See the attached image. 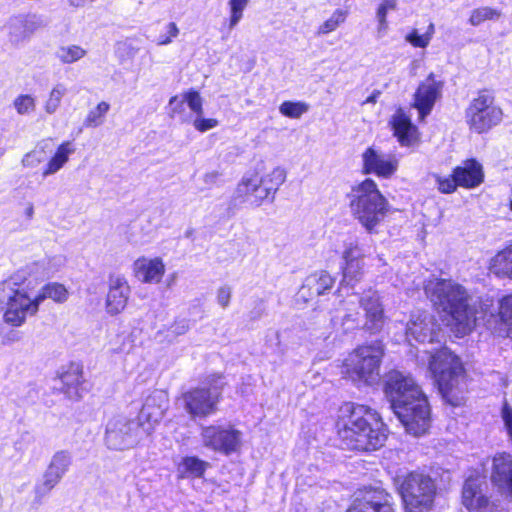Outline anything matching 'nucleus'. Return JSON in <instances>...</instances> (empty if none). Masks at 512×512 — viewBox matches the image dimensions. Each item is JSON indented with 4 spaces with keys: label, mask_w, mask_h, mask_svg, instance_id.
Returning a JSON list of instances; mask_svg holds the SVG:
<instances>
[{
    "label": "nucleus",
    "mask_w": 512,
    "mask_h": 512,
    "mask_svg": "<svg viewBox=\"0 0 512 512\" xmlns=\"http://www.w3.org/2000/svg\"><path fill=\"white\" fill-rule=\"evenodd\" d=\"M368 409L367 406L353 403H347L341 407L337 432L343 448L362 451V448L371 443L361 434L363 427L368 425L366 418Z\"/></svg>",
    "instance_id": "423d86ee"
},
{
    "label": "nucleus",
    "mask_w": 512,
    "mask_h": 512,
    "mask_svg": "<svg viewBox=\"0 0 512 512\" xmlns=\"http://www.w3.org/2000/svg\"><path fill=\"white\" fill-rule=\"evenodd\" d=\"M220 174L217 171L208 172L203 176V181L206 185L212 186L216 184Z\"/></svg>",
    "instance_id": "680f3d73"
},
{
    "label": "nucleus",
    "mask_w": 512,
    "mask_h": 512,
    "mask_svg": "<svg viewBox=\"0 0 512 512\" xmlns=\"http://www.w3.org/2000/svg\"><path fill=\"white\" fill-rule=\"evenodd\" d=\"M363 170L366 174H376L382 178H390L398 169V159L392 154L369 147L362 155Z\"/></svg>",
    "instance_id": "6ab92c4d"
},
{
    "label": "nucleus",
    "mask_w": 512,
    "mask_h": 512,
    "mask_svg": "<svg viewBox=\"0 0 512 512\" xmlns=\"http://www.w3.org/2000/svg\"><path fill=\"white\" fill-rule=\"evenodd\" d=\"M394 135L398 138V141L402 146H409L412 144L414 137L413 132L415 130L408 116H406L401 110H399L392 118L391 121Z\"/></svg>",
    "instance_id": "2f4dec72"
},
{
    "label": "nucleus",
    "mask_w": 512,
    "mask_h": 512,
    "mask_svg": "<svg viewBox=\"0 0 512 512\" xmlns=\"http://www.w3.org/2000/svg\"><path fill=\"white\" fill-rule=\"evenodd\" d=\"M209 463L196 456H187L178 465V473L182 478H200L204 475Z\"/></svg>",
    "instance_id": "f704fd0d"
},
{
    "label": "nucleus",
    "mask_w": 512,
    "mask_h": 512,
    "mask_svg": "<svg viewBox=\"0 0 512 512\" xmlns=\"http://www.w3.org/2000/svg\"><path fill=\"white\" fill-rule=\"evenodd\" d=\"M491 481L512 501V456L510 454L499 453L494 456Z\"/></svg>",
    "instance_id": "bb28decb"
},
{
    "label": "nucleus",
    "mask_w": 512,
    "mask_h": 512,
    "mask_svg": "<svg viewBox=\"0 0 512 512\" xmlns=\"http://www.w3.org/2000/svg\"><path fill=\"white\" fill-rule=\"evenodd\" d=\"M501 12L491 7H480L471 12L469 22L473 26H478L486 20L498 19Z\"/></svg>",
    "instance_id": "c03bdc74"
},
{
    "label": "nucleus",
    "mask_w": 512,
    "mask_h": 512,
    "mask_svg": "<svg viewBox=\"0 0 512 512\" xmlns=\"http://www.w3.org/2000/svg\"><path fill=\"white\" fill-rule=\"evenodd\" d=\"M12 281H3L0 283V311L6 306L7 299L12 292Z\"/></svg>",
    "instance_id": "13d9d810"
},
{
    "label": "nucleus",
    "mask_w": 512,
    "mask_h": 512,
    "mask_svg": "<svg viewBox=\"0 0 512 512\" xmlns=\"http://www.w3.org/2000/svg\"><path fill=\"white\" fill-rule=\"evenodd\" d=\"M66 259L63 255L47 256L41 261L43 274L50 276L58 272L65 264Z\"/></svg>",
    "instance_id": "49530a36"
},
{
    "label": "nucleus",
    "mask_w": 512,
    "mask_h": 512,
    "mask_svg": "<svg viewBox=\"0 0 512 512\" xmlns=\"http://www.w3.org/2000/svg\"><path fill=\"white\" fill-rule=\"evenodd\" d=\"M308 109L309 105L305 102L292 101H284L279 107V111L282 115L295 119L300 118Z\"/></svg>",
    "instance_id": "a18cd8bd"
},
{
    "label": "nucleus",
    "mask_w": 512,
    "mask_h": 512,
    "mask_svg": "<svg viewBox=\"0 0 512 512\" xmlns=\"http://www.w3.org/2000/svg\"><path fill=\"white\" fill-rule=\"evenodd\" d=\"M249 0H229L230 20L229 28L233 29L242 19L243 11L247 7Z\"/></svg>",
    "instance_id": "de8ad7c7"
},
{
    "label": "nucleus",
    "mask_w": 512,
    "mask_h": 512,
    "mask_svg": "<svg viewBox=\"0 0 512 512\" xmlns=\"http://www.w3.org/2000/svg\"><path fill=\"white\" fill-rule=\"evenodd\" d=\"M130 297V287L124 277H111L105 299V310L110 316L124 311Z\"/></svg>",
    "instance_id": "412c9836"
},
{
    "label": "nucleus",
    "mask_w": 512,
    "mask_h": 512,
    "mask_svg": "<svg viewBox=\"0 0 512 512\" xmlns=\"http://www.w3.org/2000/svg\"><path fill=\"white\" fill-rule=\"evenodd\" d=\"M491 269L495 274L512 278V247L498 252L492 258Z\"/></svg>",
    "instance_id": "e433bc0d"
},
{
    "label": "nucleus",
    "mask_w": 512,
    "mask_h": 512,
    "mask_svg": "<svg viewBox=\"0 0 512 512\" xmlns=\"http://www.w3.org/2000/svg\"><path fill=\"white\" fill-rule=\"evenodd\" d=\"M25 215L27 218L31 219L34 215V207L33 204L29 203L25 209Z\"/></svg>",
    "instance_id": "338daca9"
},
{
    "label": "nucleus",
    "mask_w": 512,
    "mask_h": 512,
    "mask_svg": "<svg viewBox=\"0 0 512 512\" xmlns=\"http://www.w3.org/2000/svg\"><path fill=\"white\" fill-rule=\"evenodd\" d=\"M110 110V104L106 101H101L97 106L91 109L84 119V126L88 128H95L101 126L105 121V116Z\"/></svg>",
    "instance_id": "58836bf2"
},
{
    "label": "nucleus",
    "mask_w": 512,
    "mask_h": 512,
    "mask_svg": "<svg viewBox=\"0 0 512 512\" xmlns=\"http://www.w3.org/2000/svg\"><path fill=\"white\" fill-rule=\"evenodd\" d=\"M166 407V400L162 393L154 394L146 399L138 416V425L147 435L151 434L154 425L163 418Z\"/></svg>",
    "instance_id": "393cba45"
},
{
    "label": "nucleus",
    "mask_w": 512,
    "mask_h": 512,
    "mask_svg": "<svg viewBox=\"0 0 512 512\" xmlns=\"http://www.w3.org/2000/svg\"><path fill=\"white\" fill-rule=\"evenodd\" d=\"M347 512H395V509L390 494L381 488H370L354 501Z\"/></svg>",
    "instance_id": "aec40b11"
},
{
    "label": "nucleus",
    "mask_w": 512,
    "mask_h": 512,
    "mask_svg": "<svg viewBox=\"0 0 512 512\" xmlns=\"http://www.w3.org/2000/svg\"><path fill=\"white\" fill-rule=\"evenodd\" d=\"M499 314L506 324L512 326V295L505 297L501 301Z\"/></svg>",
    "instance_id": "6e6d98bb"
},
{
    "label": "nucleus",
    "mask_w": 512,
    "mask_h": 512,
    "mask_svg": "<svg viewBox=\"0 0 512 512\" xmlns=\"http://www.w3.org/2000/svg\"><path fill=\"white\" fill-rule=\"evenodd\" d=\"M424 289L448 326L463 335L473 329L476 301L463 285L451 279L431 278L426 281Z\"/></svg>",
    "instance_id": "f03ea898"
},
{
    "label": "nucleus",
    "mask_w": 512,
    "mask_h": 512,
    "mask_svg": "<svg viewBox=\"0 0 512 512\" xmlns=\"http://www.w3.org/2000/svg\"><path fill=\"white\" fill-rule=\"evenodd\" d=\"M45 19L37 14H19L9 18L5 27L12 42L18 43L30 38L46 26Z\"/></svg>",
    "instance_id": "a211bd4d"
},
{
    "label": "nucleus",
    "mask_w": 512,
    "mask_h": 512,
    "mask_svg": "<svg viewBox=\"0 0 512 512\" xmlns=\"http://www.w3.org/2000/svg\"><path fill=\"white\" fill-rule=\"evenodd\" d=\"M435 182L437 184V188L441 193H452L455 191L456 187L459 186L458 181H456L455 173L448 177H442L438 174L433 175Z\"/></svg>",
    "instance_id": "8fccbe9b"
},
{
    "label": "nucleus",
    "mask_w": 512,
    "mask_h": 512,
    "mask_svg": "<svg viewBox=\"0 0 512 512\" xmlns=\"http://www.w3.org/2000/svg\"><path fill=\"white\" fill-rule=\"evenodd\" d=\"M443 86V81L437 80L433 73L418 86L413 105L422 119L431 113L435 103L441 98Z\"/></svg>",
    "instance_id": "dca6fc26"
},
{
    "label": "nucleus",
    "mask_w": 512,
    "mask_h": 512,
    "mask_svg": "<svg viewBox=\"0 0 512 512\" xmlns=\"http://www.w3.org/2000/svg\"><path fill=\"white\" fill-rule=\"evenodd\" d=\"M396 6H397V2L396 0H383L378 9H377V19H378V22H379V27H378V31L379 32H385L387 27H388V23H387V20H386V16H387V12L389 10H395L396 9Z\"/></svg>",
    "instance_id": "09e8293b"
},
{
    "label": "nucleus",
    "mask_w": 512,
    "mask_h": 512,
    "mask_svg": "<svg viewBox=\"0 0 512 512\" xmlns=\"http://www.w3.org/2000/svg\"><path fill=\"white\" fill-rule=\"evenodd\" d=\"M462 505L468 512H499V500L488 495V485L483 477L467 478L462 488Z\"/></svg>",
    "instance_id": "9b49d317"
},
{
    "label": "nucleus",
    "mask_w": 512,
    "mask_h": 512,
    "mask_svg": "<svg viewBox=\"0 0 512 512\" xmlns=\"http://www.w3.org/2000/svg\"><path fill=\"white\" fill-rule=\"evenodd\" d=\"M347 16L348 11L343 9H336L332 15L319 26L317 33L319 35H327L335 31L346 21Z\"/></svg>",
    "instance_id": "a19ab883"
},
{
    "label": "nucleus",
    "mask_w": 512,
    "mask_h": 512,
    "mask_svg": "<svg viewBox=\"0 0 512 512\" xmlns=\"http://www.w3.org/2000/svg\"><path fill=\"white\" fill-rule=\"evenodd\" d=\"M188 107L197 115H203V100L199 92L189 90L182 95Z\"/></svg>",
    "instance_id": "3c124183"
},
{
    "label": "nucleus",
    "mask_w": 512,
    "mask_h": 512,
    "mask_svg": "<svg viewBox=\"0 0 512 512\" xmlns=\"http://www.w3.org/2000/svg\"><path fill=\"white\" fill-rule=\"evenodd\" d=\"M82 364L70 362L60 366L50 380V389L54 394H62L66 399L80 401L87 389Z\"/></svg>",
    "instance_id": "6e6552de"
},
{
    "label": "nucleus",
    "mask_w": 512,
    "mask_h": 512,
    "mask_svg": "<svg viewBox=\"0 0 512 512\" xmlns=\"http://www.w3.org/2000/svg\"><path fill=\"white\" fill-rule=\"evenodd\" d=\"M493 103L494 97L488 91H481L472 99L465 110V119L470 130L480 134L501 122L502 110Z\"/></svg>",
    "instance_id": "0eeeda50"
},
{
    "label": "nucleus",
    "mask_w": 512,
    "mask_h": 512,
    "mask_svg": "<svg viewBox=\"0 0 512 512\" xmlns=\"http://www.w3.org/2000/svg\"><path fill=\"white\" fill-rule=\"evenodd\" d=\"M502 418L509 437L512 440V407L505 405L502 409Z\"/></svg>",
    "instance_id": "bf43d9fd"
},
{
    "label": "nucleus",
    "mask_w": 512,
    "mask_h": 512,
    "mask_svg": "<svg viewBox=\"0 0 512 512\" xmlns=\"http://www.w3.org/2000/svg\"><path fill=\"white\" fill-rule=\"evenodd\" d=\"M134 276L145 284H158L165 274V264L160 257H140L133 263Z\"/></svg>",
    "instance_id": "a878e982"
},
{
    "label": "nucleus",
    "mask_w": 512,
    "mask_h": 512,
    "mask_svg": "<svg viewBox=\"0 0 512 512\" xmlns=\"http://www.w3.org/2000/svg\"><path fill=\"white\" fill-rule=\"evenodd\" d=\"M435 32L434 24L431 22L425 33L420 34L418 29L414 28L405 36V40L413 47L425 48L429 45Z\"/></svg>",
    "instance_id": "79ce46f5"
},
{
    "label": "nucleus",
    "mask_w": 512,
    "mask_h": 512,
    "mask_svg": "<svg viewBox=\"0 0 512 512\" xmlns=\"http://www.w3.org/2000/svg\"><path fill=\"white\" fill-rule=\"evenodd\" d=\"M167 31H168L169 37H171V39L177 37V35L179 33V29L174 22H170L168 24Z\"/></svg>",
    "instance_id": "e2e57ef3"
},
{
    "label": "nucleus",
    "mask_w": 512,
    "mask_h": 512,
    "mask_svg": "<svg viewBox=\"0 0 512 512\" xmlns=\"http://www.w3.org/2000/svg\"><path fill=\"white\" fill-rule=\"evenodd\" d=\"M350 208L354 218L366 231L372 233L386 217L389 203L377 184L372 179H366L353 188Z\"/></svg>",
    "instance_id": "20e7f679"
},
{
    "label": "nucleus",
    "mask_w": 512,
    "mask_h": 512,
    "mask_svg": "<svg viewBox=\"0 0 512 512\" xmlns=\"http://www.w3.org/2000/svg\"><path fill=\"white\" fill-rule=\"evenodd\" d=\"M189 330V320L177 318L172 323L164 325L156 334V340L160 343H172L180 335Z\"/></svg>",
    "instance_id": "72a5a7b5"
},
{
    "label": "nucleus",
    "mask_w": 512,
    "mask_h": 512,
    "mask_svg": "<svg viewBox=\"0 0 512 512\" xmlns=\"http://www.w3.org/2000/svg\"><path fill=\"white\" fill-rule=\"evenodd\" d=\"M200 437L204 447L225 455L236 452L241 446V432L231 426H202Z\"/></svg>",
    "instance_id": "ddd939ff"
},
{
    "label": "nucleus",
    "mask_w": 512,
    "mask_h": 512,
    "mask_svg": "<svg viewBox=\"0 0 512 512\" xmlns=\"http://www.w3.org/2000/svg\"><path fill=\"white\" fill-rule=\"evenodd\" d=\"M234 196L241 202L259 207L266 200L260 176L257 173L245 174L238 183Z\"/></svg>",
    "instance_id": "b1692460"
},
{
    "label": "nucleus",
    "mask_w": 512,
    "mask_h": 512,
    "mask_svg": "<svg viewBox=\"0 0 512 512\" xmlns=\"http://www.w3.org/2000/svg\"><path fill=\"white\" fill-rule=\"evenodd\" d=\"M194 128L199 132H206L218 126V120L214 118H203V115H197L193 121Z\"/></svg>",
    "instance_id": "5fc2aeb1"
},
{
    "label": "nucleus",
    "mask_w": 512,
    "mask_h": 512,
    "mask_svg": "<svg viewBox=\"0 0 512 512\" xmlns=\"http://www.w3.org/2000/svg\"><path fill=\"white\" fill-rule=\"evenodd\" d=\"M39 311V304L34 296H31L25 289L17 287L12 283V292L7 299L3 312V322L13 328L23 326L28 317L35 316Z\"/></svg>",
    "instance_id": "1a4fd4ad"
},
{
    "label": "nucleus",
    "mask_w": 512,
    "mask_h": 512,
    "mask_svg": "<svg viewBox=\"0 0 512 512\" xmlns=\"http://www.w3.org/2000/svg\"><path fill=\"white\" fill-rule=\"evenodd\" d=\"M69 292L63 284L52 282L44 285L40 291L35 294L39 306L46 299H52L57 303H64L67 301Z\"/></svg>",
    "instance_id": "c9c22d12"
},
{
    "label": "nucleus",
    "mask_w": 512,
    "mask_h": 512,
    "mask_svg": "<svg viewBox=\"0 0 512 512\" xmlns=\"http://www.w3.org/2000/svg\"><path fill=\"white\" fill-rule=\"evenodd\" d=\"M395 484L407 512H430L434 505L436 486L427 475L417 472L398 474Z\"/></svg>",
    "instance_id": "39448f33"
},
{
    "label": "nucleus",
    "mask_w": 512,
    "mask_h": 512,
    "mask_svg": "<svg viewBox=\"0 0 512 512\" xmlns=\"http://www.w3.org/2000/svg\"><path fill=\"white\" fill-rule=\"evenodd\" d=\"M335 283V279L326 271H317L304 280L297 292V301L307 303L315 297L325 294Z\"/></svg>",
    "instance_id": "4be33fe9"
},
{
    "label": "nucleus",
    "mask_w": 512,
    "mask_h": 512,
    "mask_svg": "<svg viewBox=\"0 0 512 512\" xmlns=\"http://www.w3.org/2000/svg\"><path fill=\"white\" fill-rule=\"evenodd\" d=\"M139 425L125 416H114L107 422L105 442L110 449L124 450L133 447L139 440Z\"/></svg>",
    "instance_id": "2eb2a0df"
},
{
    "label": "nucleus",
    "mask_w": 512,
    "mask_h": 512,
    "mask_svg": "<svg viewBox=\"0 0 512 512\" xmlns=\"http://www.w3.org/2000/svg\"><path fill=\"white\" fill-rule=\"evenodd\" d=\"M379 95H380V92H379V91H374V92L372 93V95H370V96L366 99L365 103H376L377 98H378V96H379Z\"/></svg>",
    "instance_id": "69168bd1"
},
{
    "label": "nucleus",
    "mask_w": 512,
    "mask_h": 512,
    "mask_svg": "<svg viewBox=\"0 0 512 512\" xmlns=\"http://www.w3.org/2000/svg\"><path fill=\"white\" fill-rule=\"evenodd\" d=\"M224 383L221 376H213L209 388H196L184 394L185 408L192 417H207L216 411Z\"/></svg>",
    "instance_id": "9d476101"
},
{
    "label": "nucleus",
    "mask_w": 512,
    "mask_h": 512,
    "mask_svg": "<svg viewBox=\"0 0 512 512\" xmlns=\"http://www.w3.org/2000/svg\"><path fill=\"white\" fill-rule=\"evenodd\" d=\"M436 322L430 313L426 311H416L412 313L410 321L406 327V338H411L419 343L433 341V334L436 329Z\"/></svg>",
    "instance_id": "5701e85b"
},
{
    "label": "nucleus",
    "mask_w": 512,
    "mask_h": 512,
    "mask_svg": "<svg viewBox=\"0 0 512 512\" xmlns=\"http://www.w3.org/2000/svg\"><path fill=\"white\" fill-rule=\"evenodd\" d=\"M74 152L75 147L71 141H64L61 143L43 169L42 177L46 178L60 171L69 161L70 156Z\"/></svg>",
    "instance_id": "7c9ffc66"
},
{
    "label": "nucleus",
    "mask_w": 512,
    "mask_h": 512,
    "mask_svg": "<svg viewBox=\"0 0 512 512\" xmlns=\"http://www.w3.org/2000/svg\"><path fill=\"white\" fill-rule=\"evenodd\" d=\"M67 94V87L63 83H57L53 86L44 102V111L52 115L61 105L63 97Z\"/></svg>",
    "instance_id": "4c0bfd02"
},
{
    "label": "nucleus",
    "mask_w": 512,
    "mask_h": 512,
    "mask_svg": "<svg viewBox=\"0 0 512 512\" xmlns=\"http://www.w3.org/2000/svg\"><path fill=\"white\" fill-rule=\"evenodd\" d=\"M342 326L345 331L354 330V329L360 327V320H359L358 313L346 314L343 318Z\"/></svg>",
    "instance_id": "4d7b16f0"
},
{
    "label": "nucleus",
    "mask_w": 512,
    "mask_h": 512,
    "mask_svg": "<svg viewBox=\"0 0 512 512\" xmlns=\"http://www.w3.org/2000/svg\"><path fill=\"white\" fill-rule=\"evenodd\" d=\"M342 258L345 264L343 266V280L347 282L358 280L362 274L363 262L361 250L356 241H349L345 244Z\"/></svg>",
    "instance_id": "c85d7f7f"
},
{
    "label": "nucleus",
    "mask_w": 512,
    "mask_h": 512,
    "mask_svg": "<svg viewBox=\"0 0 512 512\" xmlns=\"http://www.w3.org/2000/svg\"><path fill=\"white\" fill-rule=\"evenodd\" d=\"M13 107L18 115H31L36 110V98L30 94H20L13 100Z\"/></svg>",
    "instance_id": "37998d69"
},
{
    "label": "nucleus",
    "mask_w": 512,
    "mask_h": 512,
    "mask_svg": "<svg viewBox=\"0 0 512 512\" xmlns=\"http://www.w3.org/2000/svg\"><path fill=\"white\" fill-rule=\"evenodd\" d=\"M385 393L409 434L421 436L431 425V408L421 387L409 375L393 370L387 375Z\"/></svg>",
    "instance_id": "f257e3e1"
},
{
    "label": "nucleus",
    "mask_w": 512,
    "mask_h": 512,
    "mask_svg": "<svg viewBox=\"0 0 512 512\" xmlns=\"http://www.w3.org/2000/svg\"><path fill=\"white\" fill-rule=\"evenodd\" d=\"M87 51L79 45L61 46L57 52V58L64 64H72L85 57Z\"/></svg>",
    "instance_id": "ea45409f"
},
{
    "label": "nucleus",
    "mask_w": 512,
    "mask_h": 512,
    "mask_svg": "<svg viewBox=\"0 0 512 512\" xmlns=\"http://www.w3.org/2000/svg\"><path fill=\"white\" fill-rule=\"evenodd\" d=\"M359 303L365 316L363 329L371 334L379 333L386 321L380 295L377 291L368 290L359 298Z\"/></svg>",
    "instance_id": "f3484780"
},
{
    "label": "nucleus",
    "mask_w": 512,
    "mask_h": 512,
    "mask_svg": "<svg viewBox=\"0 0 512 512\" xmlns=\"http://www.w3.org/2000/svg\"><path fill=\"white\" fill-rule=\"evenodd\" d=\"M233 290L232 287L229 285H222L220 286L216 291V301L218 305L226 309L231 302Z\"/></svg>",
    "instance_id": "864d4df0"
},
{
    "label": "nucleus",
    "mask_w": 512,
    "mask_h": 512,
    "mask_svg": "<svg viewBox=\"0 0 512 512\" xmlns=\"http://www.w3.org/2000/svg\"><path fill=\"white\" fill-rule=\"evenodd\" d=\"M380 361L379 354H349L341 373L354 383L372 384L379 378Z\"/></svg>",
    "instance_id": "f8f14e48"
},
{
    "label": "nucleus",
    "mask_w": 512,
    "mask_h": 512,
    "mask_svg": "<svg viewBox=\"0 0 512 512\" xmlns=\"http://www.w3.org/2000/svg\"><path fill=\"white\" fill-rule=\"evenodd\" d=\"M456 181L459 186L473 188L483 182L482 166L474 159L466 160L462 166L454 169Z\"/></svg>",
    "instance_id": "c756f323"
},
{
    "label": "nucleus",
    "mask_w": 512,
    "mask_h": 512,
    "mask_svg": "<svg viewBox=\"0 0 512 512\" xmlns=\"http://www.w3.org/2000/svg\"><path fill=\"white\" fill-rule=\"evenodd\" d=\"M72 465V454L68 450L56 451L44 471L42 478L35 485V497L40 500L47 496L62 480Z\"/></svg>",
    "instance_id": "4468645a"
},
{
    "label": "nucleus",
    "mask_w": 512,
    "mask_h": 512,
    "mask_svg": "<svg viewBox=\"0 0 512 512\" xmlns=\"http://www.w3.org/2000/svg\"><path fill=\"white\" fill-rule=\"evenodd\" d=\"M366 418L368 425L363 427L361 434L371 443L362 448V451H375L384 446L388 437V431L379 414L371 408L368 409Z\"/></svg>",
    "instance_id": "cd10ccee"
},
{
    "label": "nucleus",
    "mask_w": 512,
    "mask_h": 512,
    "mask_svg": "<svg viewBox=\"0 0 512 512\" xmlns=\"http://www.w3.org/2000/svg\"><path fill=\"white\" fill-rule=\"evenodd\" d=\"M261 316H262V311L260 309L259 310H255V311H251L250 314H249V317H250L251 320H257Z\"/></svg>",
    "instance_id": "774afa93"
},
{
    "label": "nucleus",
    "mask_w": 512,
    "mask_h": 512,
    "mask_svg": "<svg viewBox=\"0 0 512 512\" xmlns=\"http://www.w3.org/2000/svg\"><path fill=\"white\" fill-rule=\"evenodd\" d=\"M429 369L443 398L452 406H460L467 390L466 373L457 354H432Z\"/></svg>",
    "instance_id": "7ed1b4c3"
},
{
    "label": "nucleus",
    "mask_w": 512,
    "mask_h": 512,
    "mask_svg": "<svg viewBox=\"0 0 512 512\" xmlns=\"http://www.w3.org/2000/svg\"><path fill=\"white\" fill-rule=\"evenodd\" d=\"M260 179L266 200L273 202L276 192L286 180V171L283 168L276 167L266 175L260 176Z\"/></svg>",
    "instance_id": "473e14b6"
},
{
    "label": "nucleus",
    "mask_w": 512,
    "mask_h": 512,
    "mask_svg": "<svg viewBox=\"0 0 512 512\" xmlns=\"http://www.w3.org/2000/svg\"><path fill=\"white\" fill-rule=\"evenodd\" d=\"M372 352H383L384 347L380 341L374 342L371 346L368 347Z\"/></svg>",
    "instance_id": "0e129e2a"
},
{
    "label": "nucleus",
    "mask_w": 512,
    "mask_h": 512,
    "mask_svg": "<svg viewBox=\"0 0 512 512\" xmlns=\"http://www.w3.org/2000/svg\"><path fill=\"white\" fill-rule=\"evenodd\" d=\"M184 98L182 100L178 99V96H173L169 100V105L171 106V116L178 114L184 110Z\"/></svg>",
    "instance_id": "052dcab7"
},
{
    "label": "nucleus",
    "mask_w": 512,
    "mask_h": 512,
    "mask_svg": "<svg viewBox=\"0 0 512 512\" xmlns=\"http://www.w3.org/2000/svg\"><path fill=\"white\" fill-rule=\"evenodd\" d=\"M44 158H45L44 152L42 150L35 149V150H32V151L26 153L23 156L21 163L24 167L35 168L40 163H42L44 161Z\"/></svg>",
    "instance_id": "603ef678"
}]
</instances>
